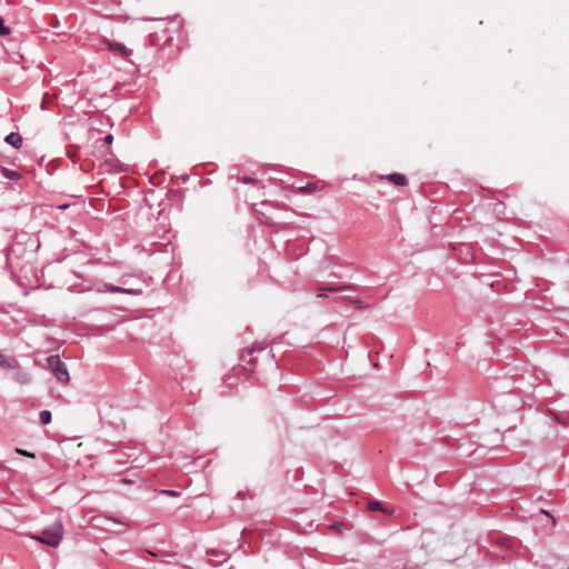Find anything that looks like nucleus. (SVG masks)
I'll return each mask as SVG.
<instances>
[{"mask_svg": "<svg viewBox=\"0 0 569 569\" xmlns=\"http://www.w3.org/2000/svg\"><path fill=\"white\" fill-rule=\"evenodd\" d=\"M63 537V527L60 521H56L50 527L46 528L40 536H32L33 539L50 546L58 547Z\"/></svg>", "mask_w": 569, "mask_h": 569, "instance_id": "f257e3e1", "label": "nucleus"}, {"mask_svg": "<svg viewBox=\"0 0 569 569\" xmlns=\"http://www.w3.org/2000/svg\"><path fill=\"white\" fill-rule=\"evenodd\" d=\"M47 361L58 380L62 382L69 381V372L66 365L60 360L59 356H50Z\"/></svg>", "mask_w": 569, "mask_h": 569, "instance_id": "f03ea898", "label": "nucleus"}, {"mask_svg": "<svg viewBox=\"0 0 569 569\" xmlns=\"http://www.w3.org/2000/svg\"><path fill=\"white\" fill-rule=\"evenodd\" d=\"M107 48L122 58H127L132 53L131 49H128L123 43L106 40Z\"/></svg>", "mask_w": 569, "mask_h": 569, "instance_id": "7ed1b4c3", "label": "nucleus"}, {"mask_svg": "<svg viewBox=\"0 0 569 569\" xmlns=\"http://www.w3.org/2000/svg\"><path fill=\"white\" fill-rule=\"evenodd\" d=\"M100 292H112V293H128V295H140V289H128L113 284H104L103 289H99Z\"/></svg>", "mask_w": 569, "mask_h": 569, "instance_id": "20e7f679", "label": "nucleus"}, {"mask_svg": "<svg viewBox=\"0 0 569 569\" xmlns=\"http://www.w3.org/2000/svg\"><path fill=\"white\" fill-rule=\"evenodd\" d=\"M4 141L14 148H20L22 146V137L17 132L9 133L4 138Z\"/></svg>", "mask_w": 569, "mask_h": 569, "instance_id": "39448f33", "label": "nucleus"}, {"mask_svg": "<svg viewBox=\"0 0 569 569\" xmlns=\"http://www.w3.org/2000/svg\"><path fill=\"white\" fill-rule=\"evenodd\" d=\"M0 367L7 369H17L19 363L17 360L7 358L4 355L0 353Z\"/></svg>", "mask_w": 569, "mask_h": 569, "instance_id": "423d86ee", "label": "nucleus"}, {"mask_svg": "<svg viewBox=\"0 0 569 569\" xmlns=\"http://www.w3.org/2000/svg\"><path fill=\"white\" fill-rule=\"evenodd\" d=\"M388 181H391L396 186H405L407 184V178L401 173H391L386 176Z\"/></svg>", "mask_w": 569, "mask_h": 569, "instance_id": "0eeeda50", "label": "nucleus"}, {"mask_svg": "<svg viewBox=\"0 0 569 569\" xmlns=\"http://www.w3.org/2000/svg\"><path fill=\"white\" fill-rule=\"evenodd\" d=\"M13 379H14V381H17L20 385H26V383L30 382L31 377L29 373H27L24 371H19L17 373H14Z\"/></svg>", "mask_w": 569, "mask_h": 569, "instance_id": "6e6552de", "label": "nucleus"}, {"mask_svg": "<svg viewBox=\"0 0 569 569\" xmlns=\"http://www.w3.org/2000/svg\"><path fill=\"white\" fill-rule=\"evenodd\" d=\"M0 171L4 178L10 179V180H18L21 177L19 172H17L14 170H10L4 167H2Z\"/></svg>", "mask_w": 569, "mask_h": 569, "instance_id": "1a4fd4ad", "label": "nucleus"}, {"mask_svg": "<svg viewBox=\"0 0 569 569\" xmlns=\"http://www.w3.org/2000/svg\"><path fill=\"white\" fill-rule=\"evenodd\" d=\"M39 418H40V422L42 425H48V423L51 422L52 415H51V412L49 410H42L39 413Z\"/></svg>", "mask_w": 569, "mask_h": 569, "instance_id": "9d476101", "label": "nucleus"}, {"mask_svg": "<svg viewBox=\"0 0 569 569\" xmlns=\"http://www.w3.org/2000/svg\"><path fill=\"white\" fill-rule=\"evenodd\" d=\"M368 509L370 511H385L382 505L379 501H376V500L369 501Z\"/></svg>", "mask_w": 569, "mask_h": 569, "instance_id": "9b49d317", "label": "nucleus"}, {"mask_svg": "<svg viewBox=\"0 0 569 569\" xmlns=\"http://www.w3.org/2000/svg\"><path fill=\"white\" fill-rule=\"evenodd\" d=\"M317 189L316 184L313 183H307L306 186H302V187H299L298 188V191L300 193H309V192H312Z\"/></svg>", "mask_w": 569, "mask_h": 569, "instance_id": "f8f14e48", "label": "nucleus"}, {"mask_svg": "<svg viewBox=\"0 0 569 569\" xmlns=\"http://www.w3.org/2000/svg\"><path fill=\"white\" fill-rule=\"evenodd\" d=\"M9 33H10L9 28L4 27L3 19L0 17V34L1 36H7Z\"/></svg>", "mask_w": 569, "mask_h": 569, "instance_id": "ddd939ff", "label": "nucleus"}, {"mask_svg": "<svg viewBox=\"0 0 569 569\" xmlns=\"http://www.w3.org/2000/svg\"><path fill=\"white\" fill-rule=\"evenodd\" d=\"M16 452H17L18 455H21V456H26V457H29V458H34V455H33V453L28 452V451H26V450H23V449H19V448H17V449H16Z\"/></svg>", "mask_w": 569, "mask_h": 569, "instance_id": "4468645a", "label": "nucleus"}, {"mask_svg": "<svg viewBox=\"0 0 569 569\" xmlns=\"http://www.w3.org/2000/svg\"><path fill=\"white\" fill-rule=\"evenodd\" d=\"M241 180H242V182H244V183H252V184L258 183V180H257V179H253V178H250V177H243Z\"/></svg>", "mask_w": 569, "mask_h": 569, "instance_id": "2eb2a0df", "label": "nucleus"}, {"mask_svg": "<svg viewBox=\"0 0 569 569\" xmlns=\"http://www.w3.org/2000/svg\"><path fill=\"white\" fill-rule=\"evenodd\" d=\"M345 289H347V287L337 286V287H328L327 288L328 291H342Z\"/></svg>", "mask_w": 569, "mask_h": 569, "instance_id": "dca6fc26", "label": "nucleus"}, {"mask_svg": "<svg viewBox=\"0 0 569 569\" xmlns=\"http://www.w3.org/2000/svg\"><path fill=\"white\" fill-rule=\"evenodd\" d=\"M107 519L111 520V521H113L116 523L126 525V522L122 519H120V518L107 517Z\"/></svg>", "mask_w": 569, "mask_h": 569, "instance_id": "f3484780", "label": "nucleus"}, {"mask_svg": "<svg viewBox=\"0 0 569 569\" xmlns=\"http://www.w3.org/2000/svg\"><path fill=\"white\" fill-rule=\"evenodd\" d=\"M113 141V136L112 134H107L104 137V142L108 143V144H111Z\"/></svg>", "mask_w": 569, "mask_h": 569, "instance_id": "a211bd4d", "label": "nucleus"}, {"mask_svg": "<svg viewBox=\"0 0 569 569\" xmlns=\"http://www.w3.org/2000/svg\"><path fill=\"white\" fill-rule=\"evenodd\" d=\"M163 493L168 495V496H176L177 495V492L173 491V490H163Z\"/></svg>", "mask_w": 569, "mask_h": 569, "instance_id": "6ab92c4d", "label": "nucleus"}, {"mask_svg": "<svg viewBox=\"0 0 569 569\" xmlns=\"http://www.w3.org/2000/svg\"><path fill=\"white\" fill-rule=\"evenodd\" d=\"M52 27L57 28L59 27V20L58 18L54 19L53 23H52Z\"/></svg>", "mask_w": 569, "mask_h": 569, "instance_id": "aec40b11", "label": "nucleus"}, {"mask_svg": "<svg viewBox=\"0 0 569 569\" xmlns=\"http://www.w3.org/2000/svg\"><path fill=\"white\" fill-rule=\"evenodd\" d=\"M317 297H318V298H326V297H327V295H326V293L320 292V293H318V295H317Z\"/></svg>", "mask_w": 569, "mask_h": 569, "instance_id": "412c9836", "label": "nucleus"}]
</instances>
